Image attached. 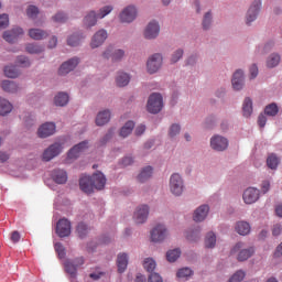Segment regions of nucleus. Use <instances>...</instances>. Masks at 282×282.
<instances>
[{"instance_id": "10", "label": "nucleus", "mask_w": 282, "mask_h": 282, "mask_svg": "<svg viewBox=\"0 0 282 282\" xmlns=\"http://www.w3.org/2000/svg\"><path fill=\"white\" fill-rule=\"evenodd\" d=\"M56 235H58V237H69V235H72V223H69L67 218L57 221Z\"/></svg>"}, {"instance_id": "63", "label": "nucleus", "mask_w": 282, "mask_h": 282, "mask_svg": "<svg viewBox=\"0 0 282 282\" xmlns=\"http://www.w3.org/2000/svg\"><path fill=\"white\" fill-rule=\"evenodd\" d=\"M122 166H131L133 164V158L132 156H126L121 161Z\"/></svg>"}, {"instance_id": "19", "label": "nucleus", "mask_w": 282, "mask_h": 282, "mask_svg": "<svg viewBox=\"0 0 282 282\" xmlns=\"http://www.w3.org/2000/svg\"><path fill=\"white\" fill-rule=\"evenodd\" d=\"M245 204H254L259 199V189L254 187H249L245 191L242 195Z\"/></svg>"}, {"instance_id": "41", "label": "nucleus", "mask_w": 282, "mask_h": 282, "mask_svg": "<svg viewBox=\"0 0 282 282\" xmlns=\"http://www.w3.org/2000/svg\"><path fill=\"white\" fill-rule=\"evenodd\" d=\"M25 51L29 54H41V52L45 51V47H43L42 45H39V44H28L25 47Z\"/></svg>"}, {"instance_id": "20", "label": "nucleus", "mask_w": 282, "mask_h": 282, "mask_svg": "<svg viewBox=\"0 0 282 282\" xmlns=\"http://www.w3.org/2000/svg\"><path fill=\"white\" fill-rule=\"evenodd\" d=\"M107 31L99 30L91 39L90 46L93 50H96V47H100L105 41H107Z\"/></svg>"}, {"instance_id": "9", "label": "nucleus", "mask_w": 282, "mask_h": 282, "mask_svg": "<svg viewBox=\"0 0 282 282\" xmlns=\"http://www.w3.org/2000/svg\"><path fill=\"white\" fill-rule=\"evenodd\" d=\"M63 151V144L55 142L51 147H48L44 153H43V161L50 162L51 160H54L56 155H58Z\"/></svg>"}, {"instance_id": "14", "label": "nucleus", "mask_w": 282, "mask_h": 282, "mask_svg": "<svg viewBox=\"0 0 282 282\" xmlns=\"http://www.w3.org/2000/svg\"><path fill=\"white\" fill-rule=\"evenodd\" d=\"M88 147H89V142H87V141H83V142H80V143L74 145V147L69 150V152H68V154H67L68 160H76L77 158L80 156V154H82L84 151H87Z\"/></svg>"}, {"instance_id": "16", "label": "nucleus", "mask_w": 282, "mask_h": 282, "mask_svg": "<svg viewBox=\"0 0 282 282\" xmlns=\"http://www.w3.org/2000/svg\"><path fill=\"white\" fill-rule=\"evenodd\" d=\"M54 133H56V124L54 122L43 123L37 130L39 138H50Z\"/></svg>"}, {"instance_id": "13", "label": "nucleus", "mask_w": 282, "mask_h": 282, "mask_svg": "<svg viewBox=\"0 0 282 282\" xmlns=\"http://www.w3.org/2000/svg\"><path fill=\"white\" fill-rule=\"evenodd\" d=\"M149 74H155L162 67V55L156 53L152 55L147 63Z\"/></svg>"}, {"instance_id": "57", "label": "nucleus", "mask_w": 282, "mask_h": 282, "mask_svg": "<svg viewBox=\"0 0 282 282\" xmlns=\"http://www.w3.org/2000/svg\"><path fill=\"white\" fill-rule=\"evenodd\" d=\"M182 56H184V51L183 50H177L171 58L172 63H177V61H180V58H182Z\"/></svg>"}, {"instance_id": "60", "label": "nucleus", "mask_w": 282, "mask_h": 282, "mask_svg": "<svg viewBox=\"0 0 282 282\" xmlns=\"http://www.w3.org/2000/svg\"><path fill=\"white\" fill-rule=\"evenodd\" d=\"M268 122V118L265 117V115H260L258 117V124L261 129H263V127H265V123Z\"/></svg>"}, {"instance_id": "27", "label": "nucleus", "mask_w": 282, "mask_h": 282, "mask_svg": "<svg viewBox=\"0 0 282 282\" xmlns=\"http://www.w3.org/2000/svg\"><path fill=\"white\" fill-rule=\"evenodd\" d=\"M250 224L248 221H238L236 224V232H238V235H241L242 237H246V235H250Z\"/></svg>"}, {"instance_id": "29", "label": "nucleus", "mask_w": 282, "mask_h": 282, "mask_svg": "<svg viewBox=\"0 0 282 282\" xmlns=\"http://www.w3.org/2000/svg\"><path fill=\"white\" fill-rule=\"evenodd\" d=\"M52 177L56 184H65L67 182V172L63 170H54Z\"/></svg>"}, {"instance_id": "15", "label": "nucleus", "mask_w": 282, "mask_h": 282, "mask_svg": "<svg viewBox=\"0 0 282 282\" xmlns=\"http://www.w3.org/2000/svg\"><path fill=\"white\" fill-rule=\"evenodd\" d=\"M210 147L214 151H226L228 149V139L221 135H214L210 139Z\"/></svg>"}, {"instance_id": "12", "label": "nucleus", "mask_w": 282, "mask_h": 282, "mask_svg": "<svg viewBox=\"0 0 282 282\" xmlns=\"http://www.w3.org/2000/svg\"><path fill=\"white\" fill-rule=\"evenodd\" d=\"M79 63H80V59H78V57H73L69 61L64 62L58 69L59 76H65V74H69V72H74V69H76Z\"/></svg>"}, {"instance_id": "53", "label": "nucleus", "mask_w": 282, "mask_h": 282, "mask_svg": "<svg viewBox=\"0 0 282 282\" xmlns=\"http://www.w3.org/2000/svg\"><path fill=\"white\" fill-rule=\"evenodd\" d=\"M17 65H19V67H30V59L25 56H19L17 58Z\"/></svg>"}, {"instance_id": "11", "label": "nucleus", "mask_w": 282, "mask_h": 282, "mask_svg": "<svg viewBox=\"0 0 282 282\" xmlns=\"http://www.w3.org/2000/svg\"><path fill=\"white\" fill-rule=\"evenodd\" d=\"M169 235L166 227L164 225H156L151 231V239L155 243L164 241Z\"/></svg>"}, {"instance_id": "17", "label": "nucleus", "mask_w": 282, "mask_h": 282, "mask_svg": "<svg viewBox=\"0 0 282 282\" xmlns=\"http://www.w3.org/2000/svg\"><path fill=\"white\" fill-rule=\"evenodd\" d=\"M143 34H144V37L149 40L158 39L160 34V24L155 21L149 22Z\"/></svg>"}, {"instance_id": "33", "label": "nucleus", "mask_w": 282, "mask_h": 282, "mask_svg": "<svg viewBox=\"0 0 282 282\" xmlns=\"http://www.w3.org/2000/svg\"><path fill=\"white\" fill-rule=\"evenodd\" d=\"M134 127L135 123L133 121L126 122V124L121 128L119 135L121 138H128L133 132Z\"/></svg>"}, {"instance_id": "44", "label": "nucleus", "mask_w": 282, "mask_h": 282, "mask_svg": "<svg viewBox=\"0 0 282 282\" xmlns=\"http://www.w3.org/2000/svg\"><path fill=\"white\" fill-rule=\"evenodd\" d=\"M156 263L155 260H153V258H147L143 261V268L144 270H147V272H153V270H155Z\"/></svg>"}, {"instance_id": "64", "label": "nucleus", "mask_w": 282, "mask_h": 282, "mask_svg": "<svg viewBox=\"0 0 282 282\" xmlns=\"http://www.w3.org/2000/svg\"><path fill=\"white\" fill-rule=\"evenodd\" d=\"M144 131H147V126L140 124L135 128L134 133H135V135H142V133H144Z\"/></svg>"}, {"instance_id": "42", "label": "nucleus", "mask_w": 282, "mask_h": 282, "mask_svg": "<svg viewBox=\"0 0 282 282\" xmlns=\"http://www.w3.org/2000/svg\"><path fill=\"white\" fill-rule=\"evenodd\" d=\"M76 232L78 237H80V239H84V237H87V235L89 234V227H87L85 223H79L77 225Z\"/></svg>"}, {"instance_id": "56", "label": "nucleus", "mask_w": 282, "mask_h": 282, "mask_svg": "<svg viewBox=\"0 0 282 282\" xmlns=\"http://www.w3.org/2000/svg\"><path fill=\"white\" fill-rule=\"evenodd\" d=\"M8 25H10V19L8 18V14L0 15V30H4V28Z\"/></svg>"}, {"instance_id": "30", "label": "nucleus", "mask_w": 282, "mask_h": 282, "mask_svg": "<svg viewBox=\"0 0 282 282\" xmlns=\"http://www.w3.org/2000/svg\"><path fill=\"white\" fill-rule=\"evenodd\" d=\"M1 87L3 91H7L9 94H17L19 91V85L12 80H3L1 83Z\"/></svg>"}, {"instance_id": "61", "label": "nucleus", "mask_w": 282, "mask_h": 282, "mask_svg": "<svg viewBox=\"0 0 282 282\" xmlns=\"http://www.w3.org/2000/svg\"><path fill=\"white\" fill-rule=\"evenodd\" d=\"M281 232H282V227H281V225H280V224H275V225L273 226V228H272V235H273L274 237H279V235H281Z\"/></svg>"}, {"instance_id": "49", "label": "nucleus", "mask_w": 282, "mask_h": 282, "mask_svg": "<svg viewBox=\"0 0 282 282\" xmlns=\"http://www.w3.org/2000/svg\"><path fill=\"white\" fill-rule=\"evenodd\" d=\"M199 232H200L199 229L187 231L186 234L187 241H197L199 239Z\"/></svg>"}, {"instance_id": "28", "label": "nucleus", "mask_w": 282, "mask_h": 282, "mask_svg": "<svg viewBox=\"0 0 282 282\" xmlns=\"http://www.w3.org/2000/svg\"><path fill=\"white\" fill-rule=\"evenodd\" d=\"M153 175V167L152 166H145L142 169L140 174L138 175L137 180L141 184H144L147 180H151V176Z\"/></svg>"}, {"instance_id": "7", "label": "nucleus", "mask_w": 282, "mask_h": 282, "mask_svg": "<svg viewBox=\"0 0 282 282\" xmlns=\"http://www.w3.org/2000/svg\"><path fill=\"white\" fill-rule=\"evenodd\" d=\"M138 17V10L133 6L126 7L119 14L121 23H132Z\"/></svg>"}, {"instance_id": "18", "label": "nucleus", "mask_w": 282, "mask_h": 282, "mask_svg": "<svg viewBox=\"0 0 282 282\" xmlns=\"http://www.w3.org/2000/svg\"><path fill=\"white\" fill-rule=\"evenodd\" d=\"M149 218V206L141 205L137 208L133 215V219L135 224H144L147 219Z\"/></svg>"}, {"instance_id": "31", "label": "nucleus", "mask_w": 282, "mask_h": 282, "mask_svg": "<svg viewBox=\"0 0 282 282\" xmlns=\"http://www.w3.org/2000/svg\"><path fill=\"white\" fill-rule=\"evenodd\" d=\"M13 109L12 104L6 99V98H0V116H8Z\"/></svg>"}, {"instance_id": "3", "label": "nucleus", "mask_w": 282, "mask_h": 282, "mask_svg": "<svg viewBox=\"0 0 282 282\" xmlns=\"http://www.w3.org/2000/svg\"><path fill=\"white\" fill-rule=\"evenodd\" d=\"M162 107H164L162 95L158 93L150 95L147 105L149 113H160V111H162Z\"/></svg>"}, {"instance_id": "2", "label": "nucleus", "mask_w": 282, "mask_h": 282, "mask_svg": "<svg viewBox=\"0 0 282 282\" xmlns=\"http://www.w3.org/2000/svg\"><path fill=\"white\" fill-rule=\"evenodd\" d=\"M113 10V7L106 6L99 10V13L96 14V11H90L84 19V25L86 28H94L96 23H98V19H105L107 14H110V12Z\"/></svg>"}, {"instance_id": "46", "label": "nucleus", "mask_w": 282, "mask_h": 282, "mask_svg": "<svg viewBox=\"0 0 282 282\" xmlns=\"http://www.w3.org/2000/svg\"><path fill=\"white\" fill-rule=\"evenodd\" d=\"M67 45H69L70 47H77V45H80V35L78 34L70 35L67 39Z\"/></svg>"}, {"instance_id": "35", "label": "nucleus", "mask_w": 282, "mask_h": 282, "mask_svg": "<svg viewBox=\"0 0 282 282\" xmlns=\"http://www.w3.org/2000/svg\"><path fill=\"white\" fill-rule=\"evenodd\" d=\"M254 254V248L242 249L238 253V261H248Z\"/></svg>"}, {"instance_id": "36", "label": "nucleus", "mask_w": 282, "mask_h": 282, "mask_svg": "<svg viewBox=\"0 0 282 282\" xmlns=\"http://www.w3.org/2000/svg\"><path fill=\"white\" fill-rule=\"evenodd\" d=\"M242 113L245 118H250L252 116V99L246 98L242 105Z\"/></svg>"}, {"instance_id": "24", "label": "nucleus", "mask_w": 282, "mask_h": 282, "mask_svg": "<svg viewBox=\"0 0 282 282\" xmlns=\"http://www.w3.org/2000/svg\"><path fill=\"white\" fill-rule=\"evenodd\" d=\"M29 36L33 39V41H43V39H47V36H50V33L40 29H30Z\"/></svg>"}, {"instance_id": "43", "label": "nucleus", "mask_w": 282, "mask_h": 282, "mask_svg": "<svg viewBox=\"0 0 282 282\" xmlns=\"http://www.w3.org/2000/svg\"><path fill=\"white\" fill-rule=\"evenodd\" d=\"M267 165L272 171L276 170V167L279 166V158H276V155L274 154L269 155L267 159Z\"/></svg>"}, {"instance_id": "39", "label": "nucleus", "mask_w": 282, "mask_h": 282, "mask_svg": "<svg viewBox=\"0 0 282 282\" xmlns=\"http://www.w3.org/2000/svg\"><path fill=\"white\" fill-rule=\"evenodd\" d=\"M217 243V236L215 232H208L205 237V248H215Z\"/></svg>"}, {"instance_id": "48", "label": "nucleus", "mask_w": 282, "mask_h": 282, "mask_svg": "<svg viewBox=\"0 0 282 282\" xmlns=\"http://www.w3.org/2000/svg\"><path fill=\"white\" fill-rule=\"evenodd\" d=\"M191 274H193V270H191L189 268H183L177 271L176 276L178 279H188Z\"/></svg>"}, {"instance_id": "51", "label": "nucleus", "mask_w": 282, "mask_h": 282, "mask_svg": "<svg viewBox=\"0 0 282 282\" xmlns=\"http://www.w3.org/2000/svg\"><path fill=\"white\" fill-rule=\"evenodd\" d=\"M242 279H246V272L237 271L230 279L229 282H241Z\"/></svg>"}, {"instance_id": "6", "label": "nucleus", "mask_w": 282, "mask_h": 282, "mask_svg": "<svg viewBox=\"0 0 282 282\" xmlns=\"http://www.w3.org/2000/svg\"><path fill=\"white\" fill-rule=\"evenodd\" d=\"M259 12H261V0H254L246 15V23L250 25L252 21H257V17H259Z\"/></svg>"}, {"instance_id": "37", "label": "nucleus", "mask_w": 282, "mask_h": 282, "mask_svg": "<svg viewBox=\"0 0 282 282\" xmlns=\"http://www.w3.org/2000/svg\"><path fill=\"white\" fill-rule=\"evenodd\" d=\"M182 251L180 249L169 250L166 252V259L170 263H175L180 259Z\"/></svg>"}, {"instance_id": "50", "label": "nucleus", "mask_w": 282, "mask_h": 282, "mask_svg": "<svg viewBox=\"0 0 282 282\" xmlns=\"http://www.w3.org/2000/svg\"><path fill=\"white\" fill-rule=\"evenodd\" d=\"M52 21H54V23H65V21H67V15L63 12H57L52 17Z\"/></svg>"}, {"instance_id": "52", "label": "nucleus", "mask_w": 282, "mask_h": 282, "mask_svg": "<svg viewBox=\"0 0 282 282\" xmlns=\"http://www.w3.org/2000/svg\"><path fill=\"white\" fill-rule=\"evenodd\" d=\"M26 14L29 19H36V14H39V8L35 6H30L26 10Z\"/></svg>"}, {"instance_id": "58", "label": "nucleus", "mask_w": 282, "mask_h": 282, "mask_svg": "<svg viewBox=\"0 0 282 282\" xmlns=\"http://www.w3.org/2000/svg\"><path fill=\"white\" fill-rule=\"evenodd\" d=\"M149 282H164L159 273H151L149 275Z\"/></svg>"}, {"instance_id": "4", "label": "nucleus", "mask_w": 282, "mask_h": 282, "mask_svg": "<svg viewBox=\"0 0 282 282\" xmlns=\"http://www.w3.org/2000/svg\"><path fill=\"white\" fill-rule=\"evenodd\" d=\"M170 191L176 197L184 193V180L178 173H174L170 177Z\"/></svg>"}, {"instance_id": "55", "label": "nucleus", "mask_w": 282, "mask_h": 282, "mask_svg": "<svg viewBox=\"0 0 282 282\" xmlns=\"http://www.w3.org/2000/svg\"><path fill=\"white\" fill-rule=\"evenodd\" d=\"M181 129L180 124H172L169 131L170 138H175V135L180 134Z\"/></svg>"}, {"instance_id": "62", "label": "nucleus", "mask_w": 282, "mask_h": 282, "mask_svg": "<svg viewBox=\"0 0 282 282\" xmlns=\"http://www.w3.org/2000/svg\"><path fill=\"white\" fill-rule=\"evenodd\" d=\"M257 76H259V68L256 66V64H253L250 67V78H257Z\"/></svg>"}, {"instance_id": "21", "label": "nucleus", "mask_w": 282, "mask_h": 282, "mask_svg": "<svg viewBox=\"0 0 282 282\" xmlns=\"http://www.w3.org/2000/svg\"><path fill=\"white\" fill-rule=\"evenodd\" d=\"M231 85L236 91L243 88V70L238 69L234 73Z\"/></svg>"}, {"instance_id": "32", "label": "nucleus", "mask_w": 282, "mask_h": 282, "mask_svg": "<svg viewBox=\"0 0 282 282\" xmlns=\"http://www.w3.org/2000/svg\"><path fill=\"white\" fill-rule=\"evenodd\" d=\"M131 80V76L127 73H118L116 77L117 87H127Z\"/></svg>"}, {"instance_id": "8", "label": "nucleus", "mask_w": 282, "mask_h": 282, "mask_svg": "<svg viewBox=\"0 0 282 282\" xmlns=\"http://www.w3.org/2000/svg\"><path fill=\"white\" fill-rule=\"evenodd\" d=\"M102 58H111L112 63H118V61H122V58H124V51L113 46H108L106 52L102 53Z\"/></svg>"}, {"instance_id": "47", "label": "nucleus", "mask_w": 282, "mask_h": 282, "mask_svg": "<svg viewBox=\"0 0 282 282\" xmlns=\"http://www.w3.org/2000/svg\"><path fill=\"white\" fill-rule=\"evenodd\" d=\"M210 23H213V13L208 11L205 13L203 19V30H208L210 28Z\"/></svg>"}, {"instance_id": "40", "label": "nucleus", "mask_w": 282, "mask_h": 282, "mask_svg": "<svg viewBox=\"0 0 282 282\" xmlns=\"http://www.w3.org/2000/svg\"><path fill=\"white\" fill-rule=\"evenodd\" d=\"M281 63V55L280 54H271L267 59V67H276Z\"/></svg>"}, {"instance_id": "26", "label": "nucleus", "mask_w": 282, "mask_h": 282, "mask_svg": "<svg viewBox=\"0 0 282 282\" xmlns=\"http://www.w3.org/2000/svg\"><path fill=\"white\" fill-rule=\"evenodd\" d=\"M111 120V112L109 110H104L97 115L96 124L97 127H102Z\"/></svg>"}, {"instance_id": "5", "label": "nucleus", "mask_w": 282, "mask_h": 282, "mask_svg": "<svg viewBox=\"0 0 282 282\" xmlns=\"http://www.w3.org/2000/svg\"><path fill=\"white\" fill-rule=\"evenodd\" d=\"M80 265H85V258L83 257L76 258L74 261L67 260L64 263L65 272H67L70 279L74 280L76 279V274L78 273V268H80Z\"/></svg>"}, {"instance_id": "59", "label": "nucleus", "mask_w": 282, "mask_h": 282, "mask_svg": "<svg viewBox=\"0 0 282 282\" xmlns=\"http://www.w3.org/2000/svg\"><path fill=\"white\" fill-rule=\"evenodd\" d=\"M113 138V130H109L108 133L102 138V140L100 141V144H107V142H109V140H111Z\"/></svg>"}, {"instance_id": "54", "label": "nucleus", "mask_w": 282, "mask_h": 282, "mask_svg": "<svg viewBox=\"0 0 282 282\" xmlns=\"http://www.w3.org/2000/svg\"><path fill=\"white\" fill-rule=\"evenodd\" d=\"M55 251L57 252L59 259H65V247H63V243L56 242Z\"/></svg>"}, {"instance_id": "25", "label": "nucleus", "mask_w": 282, "mask_h": 282, "mask_svg": "<svg viewBox=\"0 0 282 282\" xmlns=\"http://www.w3.org/2000/svg\"><path fill=\"white\" fill-rule=\"evenodd\" d=\"M127 265H129V257L127 253H119L117 257L118 272H124V270H127Z\"/></svg>"}, {"instance_id": "45", "label": "nucleus", "mask_w": 282, "mask_h": 282, "mask_svg": "<svg viewBox=\"0 0 282 282\" xmlns=\"http://www.w3.org/2000/svg\"><path fill=\"white\" fill-rule=\"evenodd\" d=\"M265 116L274 117L279 113V106L276 104H270L264 108Z\"/></svg>"}, {"instance_id": "23", "label": "nucleus", "mask_w": 282, "mask_h": 282, "mask_svg": "<svg viewBox=\"0 0 282 282\" xmlns=\"http://www.w3.org/2000/svg\"><path fill=\"white\" fill-rule=\"evenodd\" d=\"M210 207L208 205H202L194 212V221H204L208 217Z\"/></svg>"}, {"instance_id": "38", "label": "nucleus", "mask_w": 282, "mask_h": 282, "mask_svg": "<svg viewBox=\"0 0 282 282\" xmlns=\"http://www.w3.org/2000/svg\"><path fill=\"white\" fill-rule=\"evenodd\" d=\"M19 74H21V73L19 72L17 66H6L4 67V75L7 76V78H19Z\"/></svg>"}, {"instance_id": "34", "label": "nucleus", "mask_w": 282, "mask_h": 282, "mask_svg": "<svg viewBox=\"0 0 282 282\" xmlns=\"http://www.w3.org/2000/svg\"><path fill=\"white\" fill-rule=\"evenodd\" d=\"M68 102H69V95L65 93H58L55 96V105L57 107H65V105H67Z\"/></svg>"}, {"instance_id": "1", "label": "nucleus", "mask_w": 282, "mask_h": 282, "mask_svg": "<svg viewBox=\"0 0 282 282\" xmlns=\"http://www.w3.org/2000/svg\"><path fill=\"white\" fill-rule=\"evenodd\" d=\"M105 184H107V178L102 172H97L93 174V176L84 175L79 178V188L83 193H94V188L97 191H102L105 188Z\"/></svg>"}, {"instance_id": "22", "label": "nucleus", "mask_w": 282, "mask_h": 282, "mask_svg": "<svg viewBox=\"0 0 282 282\" xmlns=\"http://www.w3.org/2000/svg\"><path fill=\"white\" fill-rule=\"evenodd\" d=\"M21 35H23V29L15 28L12 31H6L3 33V39L7 43H14V41H17Z\"/></svg>"}]
</instances>
